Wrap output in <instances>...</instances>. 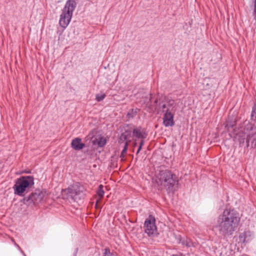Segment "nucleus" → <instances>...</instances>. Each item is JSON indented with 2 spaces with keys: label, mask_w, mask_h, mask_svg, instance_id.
I'll use <instances>...</instances> for the list:
<instances>
[{
  "label": "nucleus",
  "mask_w": 256,
  "mask_h": 256,
  "mask_svg": "<svg viewBox=\"0 0 256 256\" xmlns=\"http://www.w3.org/2000/svg\"><path fill=\"white\" fill-rule=\"evenodd\" d=\"M240 221L238 213L234 209H225L218 218L217 227L224 236L233 234Z\"/></svg>",
  "instance_id": "f257e3e1"
},
{
  "label": "nucleus",
  "mask_w": 256,
  "mask_h": 256,
  "mask_svg": "<svg viewBox=\"0 0 256 256\" xmlns=\"http://www.w3.org/2000/svg\"><path fill=\"white\" fill-rule=\"evenodd\" d=\"M236 138L240 144H244L246 139L247 148H256V127H254L248 121H245L242 127L236 134Z\"/></svg>",
  "instance_id": "f03ea898"
},
{
  "label": "nucleus",
  "mask_w": 256,
  "mask_h": 256,
  "mask_svg": "<svg viewBox=\"0 0 256 256\" xmlns=\"http://www.w3.org/2000/svg\"><path fill=\"white\" fill-rule=\"evenodd\" d=\"M158 113H164L163 124L165 126H172L174 124V116L178 108V104L173 100H167L160 102L158 107Z\"/></svg>",
  "instance_id": "7ed1b4c3"
},
{
  "label": "nucleus",
  "mask_w": 256,
  "mask_h": 256,
  "mask_svg": "<svg viewBox=\"0 0 256 256\" xmlns=\"http://www.w3.org/2000/svg\"><path fill=\"white\" fill-rule=\"evenodd\" d=\"M158 185L170 190L178 182L176 176L168 170H160L156 180Z\"/></svg>",
  "instance_id": "20e7f679"
},
{
  "label": "nucleus",
  "mask_w": 256,
  "mask_h": 256,
  "mask_svg": "<svg viewBox=\"0 0 256 256\" xmlns=\"http://www.w3.org/2000/svg\"><path fill=\"white\" fill-rule=\"evenodd\" d=\"M34 185V178L32 176H22L16 180L13 187L14 194L23 196L24 193L32 188Z\"/></svg>",
  "instance_id": "39448f33"
},
{
  "label": "nucleus",
  "mask_w": 256,
  "mask_h": 256,
  "mask_svg": "<svg viewBox=\"0 0 256 256\" xmlns=\"http://www.w3.org/2000/svg\"><path fill=\"white\" fill-rule=\"evenodd\" d=\"M76 5V4L74 0H69L66 2L59 21V24L62 27L66 28L70 22Z\"/></svg>",
  "instance_id": "423d86ee"
},
{
  "label": "nucleus",
  "mask_w": 256,
  "mask_h": 256,
  "mask_svg": "<svg viewBox=\"0 0 256 256\" xmlns=\"http://www.w3.org/2000/svg\"><path fill=\"white\" fill-rule=\"evenodd\" d=\"M85 188L84 186L78 185H74L68 188L62 190V194L66 198L72 199L78 202L83 198L85 196Z\"/></svg>",
  "instance_id": "0eeeda50"
},
{
  "label": "nucleus",
  "mask_w": 256,
  "mask_h": 256,
  "mask_svg": "<svg viewBox=\"0 0 256 256\" xmlns=\"http://www.w3.org/2000/svg\"><path fill=\"white\" fill-rule=\"evenodd\" d=\"M46 198V192H45L36 190L34 192L32 193L25 200L28 202V204H38L44 201Z\"/></svg>",
  "instance_id": "6e6552de"
},
{
  "label": "nucleus",
  "mask_w": 256,
  "mask_h": 256,
  "mask_svg": "<svg viewBox=\"0 0 256 256\" xmlns=\"http://www.w3.org/2000/svg\"><path fill=\"white\" fill-rule=\"evenodd\" d=\"M155 221V218L151 215L145 221L144 231L148 236H154L157 234Z\"/></svg>",
  "instance_id": "1a4fd4ad"
},
{
  "label": "nucleus",
  "mask_w": 256,
  "mask_h": 256,
  "mask_svg": "<svg viewBox=\"0 0 256 256\" xmlns=\"http://www.w3.org/2000/svg\"><path fill=\"white\" fill-rule=\"evenodd\" d=\"M130 134L127 132L122 133L120 137L119 142L122 143L124 142V148L120 156L122 160L124 158L126 154L128 145L129 142H130Z\"/></svg>",
  "instance_id": "9d476101"
},
{
  "label": "nucleus",
  "mask_w": 256,
  "mask_h": 256,
  "mask_svg": "<svg viewBox=\"0 0 256 256\" xmlns=\"http://www.w3.org/2000/svg\"><path fill=\"white\" fill-rule=\"evenodd\" d=\"M72 147L75 150H80L84 148V144L82 142L80 138H76L72 142Z\"/></svg>",
  "instance_id": "9b49d317"
},
{
  "label": "nucleus",
  "mask_w": 256,
  "mask_h": 256,
  "mask_svg": "<svg viewBox=\"0 0 256 256\" xmlns=\"http://www.w3.org/2000/svg\"><path fill=\"white\" fill-rule=\"evenodd\" d=\"M133 134L138 138L144 139L146 137V134L143 130L136 128L133 130Z\"/></svg>",
  "instance_id": "f8f14e48"
},
{
  "label": "nucleus",
  "mask_w": 256,
  "mask_h": 256,
  "mask_svg": "<svg viewBox=\"0 0 256 256\" xmlns=\"http://www.w3.org/2000/svg\"><path fill=\"white\" fill-rule=\"evenodd\" d=\"M250 236V232H244L242 233H241L239 236V240L240 242H247L249 240L248 236Z\"/></svg>",
  "instance_id": "ddd939ff"
},
{
  "label": "nucleus",
  "mask_w": 256,
  "mask_h": 256,
  "mask_svg": "<svg viewBox=\"0 0 256 256\" xmlns=\"http://www.w3.org/2000/svg\"><path fill=\"white\" fill-rule=\"evenodd\" d=\"M104 186L100 184L98 186V188L97 192V194L99 197L98 199H100V200H102V198H103V196L104 195V190H103Z\"/></svg>",
  "instance_id": "4468645a"
},
{
  "label": "nucleus",
  "mask_w": 256,
  "mask_h": 256,
  "mask_svg": "<svg viewBox=\"0 0 256 256\" xmlns=\"http://www.w3.org/2000/svg\"><path fill=\"white\" fill-rule=\"evenodd\" d=\"M98 140V144L99 146H103L106 143V140L104 138H100Z\"/></svg>",
  "instance_id": "2eb2a0df"
},
{
  "label": "nucleus",
  "mask_w": 256,
  "mask_h": 256,
  "mask_svg": "<svg viewBox=\"0 0 256 256\" xmlns=\"http://www.w3.org/2000/svg\"><path fill=\"white\" fill-rule=\"evenodd\" d=\"M254 8L252 12V16L254 21V25L256 26V0H254Z\"/></svg>",
  "instance_id": "dca6fc26"
},
{
  "label": "nucleus",
  "mask_w": 256,
  "mask_h": 256,
  "mask_svg": "<svg viewBox=\"0 0 256 256\" xmlns=\"http://www.w3.org/2000/svg\"><path fill=\"white\" fill-rule=\"evenodd\" d=\"M235 124V122H230L229 121L226 122V127L229 130L230 128H232Z\"/></svg>",
  "instance_id": "f3484780"
},
{
  "label": "nucleus",
  "mask_w": 256,
  "mask_h": 256,
  "mask_svg": "<svg viewBox=\"0 0 256 256\" xmlns=\"http://www.w3.org/2000/svg\"><path fill=\"white\" fill-rule=\"evenodd\" d=\"M112 254L110 252V250L108 248H106L103 256H112Z\"/></svg>",
  "instance_id": "a211bd4d"
},
{
  "label": "nucleus",
  "mask_w": 256,
  "mask_h": 256,
  "mask_svg": "<svg viewBox=\"0 0 256 256\" xmlns=\"http://www.w3.org/2000/svg\"><path fill=\"white\" fill-rule=\"evenodd\" d=\"M137 112V110H132V111H131V112H128V116H129V117H133L134 116H135Z\"/></svg>",
  "instance_id": "6ab92c4d"
},
{
  "label": "nucleus",
  "mask_w": 256,
  "mask_h": 256,
  "mask_svg": "<svg viewBox=\"0 0 256 256\" xmlns=\"http://www.w3.org/2000/svg\"><path fill=\"white\" fill-rule=\"evenodd\" d=\"M105 98V94H102V95H96V100L98 102H100L104 98Z\"/></svg>",
  "instance_id": "aec40b11"
},
{
  "label": "nucleus",
  "mask_w": 256,
  "mask_h": 256,
  "mask_svg": "<svg viewBox=\"0 0 256 256\" xmlns=\"http://www.w3.org/2000/svg\"><path fill=\"white\" fill-rule=\"evenodd\" d=\"M101 201V200H100V199H97L96 200V208H100V202Z\"/></svg>",
  "instance_id": "412c9836"
},
{
  "label": "nucleus",
  "mask_w": 256,
  "mask_h": 256,
  "mask_svg": "<svg viewBox=\"0 0 256 256\" xmlns=\"http://www.w3.org/2000/svg\"><path fill=\"white\" fill-rule=\"evenodd\" d=\"M12 242L14 243V245L16 246L19 250H20V246L14 242V239H12Z\"/></svg>",
  "instance_id": "4be33fe9"
},
{
  "label": "nucleus",
  "mask_w": 256,
  "mask_h": 256,
  "mask_svg": "<svg viewBox=\"0 0 256 256\" xmlns=\"http://www.w3.org/2000/svg\"><path fill=\"white\" fill-rule=\"evenodd\" d=\"M144 139H142L140 142V146H142L144 144Z\"/></svg>",
  "instance_id": "5701e85b"
},
{
  "label": "nucleus",
  "mask_w": 256,
  "mask_h": 256,
  "mask_svg": "<svg viewBox=\"0 0 256 256\" xmlns=\"http://www.w3.org/2000/svg\"><path fill=\"white\" fill-rule=\"evenodd\" d=\"M136 146V140L134 142V146Z\"/></svg>",
  "instance_id": "b1692460"
},
{
  "label": "nucleus",
  "mask_w": 256,
  "mask_h": 256,
  "mask_svg": "<svg viewBox=\"0 0 256 256\" xmlns=\"http://www.w3.org/2000/svg\"><path fill=\"white\" fill-rule=\"evenodd\" d=\"M142 146H140L138 147V150H140L142 149Z\"/></svg>",
  "instance_id": "393cba45"
},
{
  "label": "nucleus",
  "mask_w": 256,
  "mask_h": 256,
  "mask_svg": "<svg viewBox=\"0 0 256 256\" xmlns=\"http://www.w3.org/2000/svg\"><path fill=\"white\" fill-rule=\"evenodd\" d=\"M140 152V150H138V151L136 152V154H138Z\"/></svg>",
  "instance_id": "a878e982"
},
{
  "label": "nucleus",
  "mask_w": 256,
  "mask_h": 256,
  "mask_svg": "<svg viewBox=\"0 0 256 256\" xmlns=\"http://www.w3.org/2000/svg\"><path fill=\"white\" fill-rule=\"evenodd\" d=\"M157 102H158V100H155V103H157Z\"/></svg>",
  "instance_id": "bb28decb"
},
{
  "label": "nucleus",
  "mask_w": 256,
  "mask_h": 256,
  "mask_svg": "<svg viewBox=\"0 0 256 256\" xmlns=\"http://www.w3.org/2000/svg\"><path fill=\"white\" fill-rule=\"evenodd\" d=\"M172 256H177V255H173Z\"/></svg>",
  "instance_id": "cd10ccee"
}]
</instances>
